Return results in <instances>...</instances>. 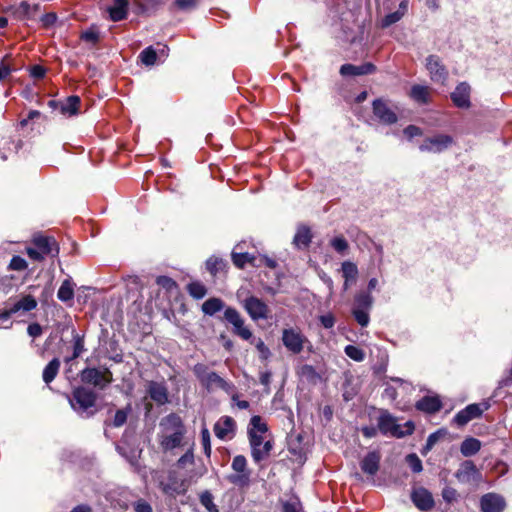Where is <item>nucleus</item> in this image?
Masks as SVG:
<instances>
[{
	"instance_id": "1",
	"label": "nucleus",
	"mask_w": 512,
	"mask_h": 512,
	"mask_svg": "<svg viewBox=\"0 0 512 512\" xmlns=\"http://www.w3.org/2000/svg\"><path fill=\"white\" fill-rule=\"evenodd\" d=\"M158 441L163 451H170L182 446L186 428L181 417L171 413L159 423Z\"/></svg>"
},
{
	"instance_id": "2",
	"label": "nucleus",
	"mask_w": 512,
	"mask_h": 512,
	"mask_svg": "<svg viewBox=\"0 0 512 512\" xmlns=\"http://www.w3.org/2000/svg\"><path fill=\"white\" fill-rule=\"evenodd\" d=\"M379 413L377 425L379 432L383 435L402 438L413 433L415 426L412 421H407L404 425L406 429L402 430L401 426L397 424L396 418L388 410L381 409Z\"/></svg>"
},
{
	"instance_id": "3",
	"label": "nucleus",
	"mask_w": 512,
	"mask_h": 512,
	"mask_svg": "<svg viewBox=\"0 0 512 512\" xmlns=\"http://www.w3.org/2000/svg\"><path fill=\"white\" fill-rule=\"evenodd\" d=\"M97 395L86 387L80 386L73 390L69 402L74 411L82 417H90L94 414L91 409L95 407Z\"/></svg>"
},
{
	"instance_id": "4",
	"label": "nucleus",
	"mask_w": 512,
	"mask_h": 512,
	"mask_svg": "<svg viewBox=\"0 0 512 512\" xmlns=\"http://www.w3.org/2000/svg\"><path fill=\"white\" fill-rule=\"evenodd\" d=\"M193 373L199 380L201 385L208 391L219 388L225 392H229L233 387L232 383L226 381L216 372L209 371L208 367L205 364H195L193 367Z\"/></svg>"
},
{
	"instance_id": "5",
	"label": "nucleus",
	"mask_w": 512,
	"mask_h": 512,
	"mask_svg": "<svg viewBox=\"0 0 512 512\" xmlns=\"http://www.w3.org/2000/svg\"><path fill=\"white\" fill-rule=\"evenodd\" d=\"M234 473L227 476V480L238 487H247L250 484L251 471L247 467V460L243 455H236L231 464Z\"/></svg>"
},
{
	"instance_id": "6",
	"label": "nucleus",
	"mask_w": 512,
	"mask_h": 512,
	"mask_svg": "<svg viewBox=\"0 0 512 512\" xmlns=\"http://www.w3.org/2000/svg\"><path fill=\"white\" fill-rule=\"evenodd\" d=\"M248 438L253 461L258 464L267 459L273 449V443L271 441L263 442L262 435L253 431H248Z\"/></svg>"
},
{
	"instance_id": "7",
	"label": "nucleus",
	"mask_w": 512,
	"mask_h": 512,
	"mask_svg": "<svg viewBox=\"0 0 512 512\" xmlns=\"http://www.w3.org/2000/svg\"><path fill=\"white\" fill-rule=\"evenodd\" d=\"M242 306L253 321L267 320L270 316L268 305L256 296H248L242 301Z\"/></svg>"
},
{
	"instance_id": "8",
	"label": "nucleus",
	"mask_w": 512,
	"mask_h": 512,
	"mask_svg": "<svg viewBox=\"0 0 512 512\" xmlns=\"http://www.w3.org/2000/svg\"><path fill=\"white\" fill-rule=\"evenodd\" d=\"M224 319L232 325V332L242 338L249 340L252 338L251 330L245 326V322L239 311L233 307H227L224 311Z\"/></svg>"
},
{
	"instance_id": "9",
	"label": "nucleus",
	"mask_w": 512,
	"mask_h": 512,
	"mask_svg": "<svg viewBox=\"0 0 512 512\" xmlns=\"http://www.w3.org/2000/svg\"><path fill=\"white\" fill-rule=\"evenodd\" d=\"M489 408L490 403L488 401L469 404L454 416L453 422L458 426H465L471 420L481 417L483 412Z\"/></svg>"
},
{
	"instance_id": "10",
	"label": "nucleus",
	"mask_w": 512,
	"mask_h": 512,
	"mask_svg": "<svg viewBox=\"0 0 512 512\" xmlns=\"http://www.w3.org/2000/svg\"><path fill=\"white\" fill-rule=\"evenodd\" d=\"M80 377L82 382L100 389H104L112 382V373L108 369L102 372L97 368H85L81 371Z\"/></svg>"
},
{
	"instance_id": "11",
	"label": "nucleus",
	"mask_w": 512,
	"mask_h": 512,
	"mask_svg": "<svg viewBox=\"0 0 512 512\" xmlns=\"http://www.w3.org/2000/svg\"><path fill=\"white\" fill-rule=\"evenodd\" d=\"M372 110L377 120L385 125H392L398 121L395 110L389 103L381 98L375 99L372 103Z\"/></svg>"
},
{
	"instance_id": "12",
	"label": "nucleus",
	"mask_w": 512,
	"mask_h": 512,
	"mask_svg": "<svg viewBox=\"0 0 512 512\" xmlns=\"http://www.w3.org/2000/svg\"><path fill=\"white\" fill-rule=\"evenodd\" d=\"M455 477L462 484L477 483L482 479L481 472L471 460H465L460 464Z\"/></svg>"
},
{
	"instance_id": "13",
	"label": "nucleus",
	"mask_w": 512,
	"mask_h": 512,
	"mask_svg": "<svg viewBox=\"0 0 512 512\" xmlns=\"http://www.w3.org/2000/svg\"><path fill=\"white\" fill-rule=\"evenodd\" d=\"M453 143V138L449 135L439 134L424 140L419 146L422 152L440 153L447 149Z\"/></svg>"
},
{
	"instance_id": "14",
	"label": "nucleus",
	"mask_w": 512,
	"mask_h": 512,
	"mask_svg": "<svg viewBox=\"0 0 512 512\" xmlns=\"http://www.w3.org/2000/svg\"><path fill=\"white\" fill-rule=\"evenodd\" d=\"M283 345L292 353L299 354L304 347V335L295 329H284L282 332Z\"/></svg>"
},
{
	"instance_id": "15",
	"label": "nucleus",
	"mask_w": 512,
	"mask_h": 512,
	"mask_svg": "<svg viewBox=\"0 0 512 512\" xmlns=\"http://www.w3.org/2000/svg\"><path fill=\"white\" fill-rule=\"evenodd\" d=\"M426 68L433 82L444 84L447 80L448 71L438 56L429 55L426 58Z\"/></svg>"
},
{
	"instance_id": "16",
	"label": "nucleus",
	"mask_w": 512,
	"mask_h": 512,
	"mask_svg": "<svg viewBox=\"0 0 512 512\" xmlns=\"http://www.w3.org/2000/svg\"><path fill=\"white\" fill-rule=\"evenodd\" d=\"M158 486L168 496L180 495L186 491L184 481L178 479L174 472L168 474L167 480H159Z\"/></svg>"
},
{
	"instance_id": "17",
	"label": "nucleus",
	"mask_w": 512,
	"mask_h": 512,
	"mask_svg": "<svg viewBox=\"0 0 512 512\" xmlns=\"http://www.w3.org/2000/svg\"><path fill=\"white\" fill-rule=\"evenodd\" d=\"M506 507L505 499L496 493H486L480 498L482 512H503Z\"/></svg>"
},
{
	"instance_id": "18",
	"label": "nucleus",
	"mask_w": 512,
	"mask_h": 512,
	"mask_svg": "<svg viewBox=\"0 0 512 512\" xmlns=\"http://www.w3.org/2000/svg\"><path fill=\"white\" fill-rule=\"evenodd\" d=\"M411 500L419 510L425 512L432 510L435 505L431 492L423 487L412 491Z\"/></svg>"
},
{
	"instance_id": "19",
	"label": "nucleus",
	"mask_w": 512,
	"mask_h": 512,
	"mask_svg": "<svg viewBox=\"0 0 512 512\" xmlns=\"http://www.w3.org/2000/svg\"><path fill=\"white\" fill-rule=\"evenodd\" d=\"M471 87L467 82H460L451 93V100L454 105L461 109H468L471 106L470 101Z\"/></svg>"
},
{
	"instance_id": "20",
	"label": "nucleus",
	"mask_w": 512,
	"mask_h": 512,
	"mask_svg": "<svg viewBox=\"0 0 512 512\" xmlns=\"http://www.w3.org/2000/svg\"><path fill=\"white\" fill-rule=\"evenodd\" d=\"M147 392L150 398L157 405H165L168 403V389L163 382L150 381L147 385Z\"/></svg>"
},
{
	"instance_id": "21",
	"label": "nucleus",
	"mask_w": 512,
	"mask_h": 512,
	"mask_svg": "<svg viewBox=\"0 0 512 512\" xmlns=\"http://www.w3.org/2000/svg\"><path fill=\"white\" fill-rule=\"evenodd\" d=\"M33 244L46 256L55 257L59 253V247L53 237L36 236L33 239Z\"/></svg>"
},
{
	"instance_id": "22",
	"label": "nucleus",
	"mask_w": 512,
	"mask_h": 512,
	"mask_svg": "<svg viewBox=\"0 0 512 512\" xmlns=\"http://www.w3.org/2000/svg\"><path fill=\"white\" fill-rule=\"evenodd\" d=\"M375 70L376 67L374 64L366 62L358 66L353 64H343L340 67L339 72L343 77H349L372 74Z\"/></svg>"
},
{
	"instance_id": "23",
	"label": "nucleus",
	"mask_w": 512,
	"mask_h": 512,
	"mask_svg": "<svg viewBox=\"0 0 512 512\" xmlns=\"http://www.w3.org/2000/svg\"><path fill=\"white\" fill-rule=\"evenodd\" d=\"M236 423L230 416L221 417L214 425V433L219 439H226L229 434H234Z\"/></svg>"
},
{
	"instance_id": "24",
	"label": "nucleus",
	"mask_w": 512,
	"mask_h": 512,
	"mask_svg": "<svg viewBox=\"0 0 512 512\" xmlns=\"http://www.w3.org/2000/svg\"><path fill=\"white\" fill-rule=\"evenodd\" d=\"M417 410L433 414L441 410L442 402L437 396H424L416 402Z\"/></svg>"
},
{
	"instance_id": "25",
	"label": "nucleus",
	"mask_w": 512,
	"mask_h": 512,
	"mask_svg": "<svg viewBox=\"0 0 512 512\" xmlns=\"http://www.w3.org/2000/svg\"><path fill=\"white\" fill-rule=\"evenodd\" d=\"M37 304L38 303H37V300L35 299V297L28 294V295L22 296L19 300H17L10 306L12 307V312H14V314L16 315V314H24V313H27V312H30V311L36 309Z\"/></svg>"
},
{
	"instance_id": "26",
	"label": "nucleus",
	"mask_w": 512,
	"mask_h": 512,
	"mask_svg": "<svg viewBox=\"0 0 512 512\" xmlns=\"http://www.w3.org/2000/svg\"><path fill=\"white\" fill-rule=\"evenodd\" d=\"M380 455L376 451L369 452L361 461L360 466L364 473L375 475L379 470Z\"/></svg>"
},
{
	"instance_id": "27",
	"label": "nucleus",
	"mask_w": 512,
	"mask_h": 512,
	"mask_svg": "<svg viewBox=\"0 0 512 512\" xmlns=\"http://www.w3.org/2000/svg\"><path fill=\"white\" fill-rule=\"evenodd\" d=\"M342 276L344 278L343 290L346 291L353 284L358 276L357 265L351 261H344L341 265Z\"/></svg>"
},
{
	"instance_id": "28",
	"label": "nucleus",
	"mask_w": 512,
	"mask_h": 512,
	"mask_svg": "<svg viewBox=\"0 0 512 512\" xmlns=\"http://www.w3.org/2000/svg\"><path fill=\"white\" fill-rule=\"evenodd\" d=\"M128 0H114L111 7L108 8V12L111 20L114 22L121 21L127 16Z\"/></svg>"
},
{
	"instance_id": "29",
	"label": "nucleus",
	"mask_w": 512,
	"mask_h": 512,
	"mask_svg": "<svg viewBox=\"0 0 512 512\" xmlns=\"http://www.w3.org/2000/svg\"><path fill=\"white\" fill-rule=\"evenodd\" d=\"M80 98L76 95L69 96L65 101H59V111L62 115H75L78 112Z\"/></svg>"
},
{
	"instance_id": "30",
	"label": "nucleus",
	"mask_w": 512,
	"mask_h": 512,
	"mask_svg": "<svg viewBox=\"0 0 512 512\" xmlns=\"http://www.w3.org/2000/svg\"><path fill=\"white\" fill-rule=\"evenodd\" d=\"M311 239L312 234L310 229L306 226H302L298 228L294 236L293 243L298 249H302L309 246Z\"/></svg>"
},
{
	"instance_id": "31",
	"label": "nucleus",
	"mask_w": 512,
	"mask_h": 512,
	"mask_svg": "<svg viewBox=\"0 0 512 512\" xmlns=\"http://www.w3.org/2000/svg\"><path fill=\"white\" fill-rule=\"evenodd\" d=\"M481 449V442L476 438H466L460 446L461 454L465 457L475 455Z\"/></svg>"
},
{
	"instance_id": "32",
	"label": "nucleus",
	"mask_w": 512,
	"mask_h": 512,
	"mask_svg": "<svg viewBox=\"0 0 512 512\" xmlns=\"http://www.w3.org/2000/svg\"><path fill=\"white\" fill-rule=\"evenodd\" d=\"M57 298L64 302H70L74 298V287L70 279H65L57 292Z\"/></svg>"
},
{
	"instance_id": "33",
	"label": "nucleus",
	"mask_w": 512,
	"mask_h": 512,
	"mask_svg": "<svg viewBox=\"0 0 512 512\" xmlns=\"http://www.w3.org/2000/svg\"><path fill=\"white\" fill-rule=\"evenodd\" d=\"M373 304V297L369 292H360L354 297L353 309L370 311Z\"/></svg>"
},
{
	"instance_id": "34",
	"label": "nucleus",
	"mask_w": 512,
	"mask_h": 512,
	"mask_svg": "<svg viewBox=\"0 0 512 512\" xmlns=\"http://www.w3.org/2000/svg\"><path fill=\"white\" fill-rule=\"evenodd\" d=\"M72 337H73V353H72V356L67 357L65 359V362H67V363L80 357L81 354L85 351L84 336L77 334L75 332V329H72Z\"/></svg>"
},
{
	"instance_id": "35",
	"label": "nucleus",
	"mask_w": 512,
	"mask_h": 512,
	"mask_svg": "<svg viewBox=\"0 0 512 512\" xmlns=\"http://www.w3.org/2000/svg\"><path fill=\"white\" fill-rule=\"evenodd\" d=\"M60 368V360L58 358H53L44 368L43 370V381L46 384L51 383L58 374Z\"/></svg>"
},
{
	"instance_id": "36",
	"label": "nucleus",
	"mask_w": 512,
	"mask_h": 512,
	"mask_svg": "<svg viewBox=\"0 0 512 512\" xmlns=\"http://www.w3.org/2000/svg\"><path fill=\"white\" fill-rule=\"evenodd\" d=\"M224 308V302L220 298L212 297L202 304V311L205 315L213 316Z\"/></svg>"
},
{
	"instance_id": "37",
	"label": "nucleus",
	"mask_w": 512,
	"mask_h": 512,
	"mask_svg": "<svg viewBox=\"0 0 512 512\" xmlns=\"http://www.w3.org/2000/svg\"><path fill=\"white\" fill-rule=\"evenodd\" d=\"M238 248V245L235 247V249L231 253V258L233 264L237 268H244L247 263L253 264L255 257L250 255L247 252H236V249Z\"/></svg>"
},
{
	"instance_id": "38",
	"label": "nucleus",
	"mask_w": 512,
	"mask_h": 512,
	"mask_svg": "<svg viewBox=\"0 0 512 512\" xmlns=\"http://www.w3.org/2000/svg\"><path fill=\"white\" fill-rule=\"evenodd\" d=\"M227 266V262L217 256H211L206 261V269L212 276H216L219 272L223 271Z\"/></svg>"
},
{
	"instance_id": "39",
	"label": "nucleus",
	"mask_w": 512,
	"mask_h": 512,
	"mask_svg": "<svg viewBox=\"0 0 512 512\" xmlns=\"http://www.w3.org/2000/svg\"><path fill=\"white\" fill-rule=\"evenodd\" d=\"M187 291L194 299H202L207 294L206 287L198 281L191 282L187 285Z\"/></svg>"
},
{
	"instance_id": "40",
	"label": "nucleus",
	"mask_w": 512,
	"mask_h": 512,
	"mask_svg": "<svg viewBox=\"0 0 512 512\" xmlns=\"http://www.w3.org/2000/svg\"><path fill=\"white\" fill-rule=\"evenodd\" d=\"M200 503L208 512H218V508L214 503V497L210 491L206 490L201 493Z\"/></svg>"
},
{
	"instance_id": "41",
	"label": "nucleus",
	"mask_w": 512,
	"mask_h": 512,
	"mask_svg": "<svg viewBox=\"0 0 512 512\" xmlns=\"http://www.w3.org/2000/svg\"><path fill=\"white\" fill-rule=\"evenodd\" d=\"M411 97L420 103H426L428 99V89L422 85H414L411 88Z\"/></svg>"
},
{
	"instance_id": "42",
	"label": "nucleus",
	"mask_w": 512,
	"mask_h": 512,
	"mask_svg": "<svg viewBox=\"0 0 512 512\" xmlns=\"http://www.w3.org/2000/svg\"><path fill=\"white\" fill-rule=\"evenodd\" d=\"M248 431L256 432L257 434H263L267 432V424L262 421V418L258 415L252 416L249 423Z\"/></svg>"
},
{
	"instance_id": "43",
	"label": "nucleus",
	"mask_w": 512,
	"mask_h": 512,
	"mask_svg": "<svg viewBox=\"0 0 512 512\" xmlns=\"http://www.w3.org/2000/svg\"><path fill=\"white\" fill-rule=\"evenodd\" d=\"M143 64L147 66L154 65L157 59L155 50L150 46L145 48L139 55Z\"/></svg>"
},
{
	"instance_id": "44",
	"label": "nucleus",
	"mask_w": 512,
	"mask_h": 512,
	"mask_svg": "<svg viewBox=\"0 0 512 512\" xmlns=\"http://www.w3.org/2000/svg\"><path fill=\"white\" fill-rule=\"evenodd\" d=\"M345 354L354 361L361 362L365 358V353L362 349L354 345H347L344 349Z\"/></svg>"
},
{
	"instance_id": "45",
	"label": "nucleus",
	"mask_w": 512,
	"mask_h": 512,
	"mask_svg": "<svg viewBox=\"0 0 512 512\" xmlns=\"http://www.w3.org/2000/svg\"><path fill=\"white\" fill-rule=\"evenodd\" d=\"M406 462L414 473H420L423 470L422 461L415 453L408 454Z\"/></svg>"
},
{
	"instance_id": "46",
	"label": "nucleus",
	"mask_w": 512,
	"mask_h": 512,
	"mask_svg": "<svg viewBox=\"0 0 512 512\" xmlns=\"http://www.w3.org/2000/svg\"><path fill=\"white\" fill-rule=\"evenodd\" d=\"M161 3V0H136L138 13H148Z\"/></svg>"
},
{
	"instance_id": "47",
	"label": "nucleus",
	"mask_w": 512,
	"mask_h": 512,
	"mask_svg": "<svg viewBox=\"0 0 512 512\" xmlns=\"http://www.w3.org/2000/svg\"><path fill=\"white\" fill-rule=\"evenodd\" d=\"M402 17H403V12H400V11H395V12L389 13L381 20V27L388 28L389 26L400 21Z\"/></svg>"
},
{
	"instance_id": "48",
	"label": "nucleus",
	"mask_w": 512,
	"mask_h": 512,
	"mask_svg": "<svg viewBox=\"0 0 512 512\" xmlns=\"http://www.w3.org/2000/svg\"><path fill=\"white\" fill-rule=\"evenodd\" d=\"M130 406H127L125 409H119L116 411L113 419L114 427H121L127 421L128 413L130 412Z\"/></svg>"
},
{
	"instance_id": "49",
	"label": "nucleus",
	"mask_w": 512,
	"mask_h": 512,
	"mask_svg": "<svg viewBox=\"0 0 512 512\" xmlns=\"http://www.w3.org/2000/svg\"><path fill=\"white\" fill-rule=\"evenodd\" d=\"M352 314L360 326L366 327L369 324V321H370L369 311L360 310V309H352Z\"/></svg>"
},
{
	"instance_id": "50",
	"label": "nucleus",
	"mask_w": 512,
	"mask_h": 512,
	"mask_svg": "<svg viewBox=\"0 0 512 512\" xmlns=\"http://www.w3.org/2000/svg\"><path fill=\"white\" fill-rule=\"evenodd\" d=\"M80 38H81V40H83L87 43L95 45L99 41V32L97 30H95L94 28H90V29L82 32Z\"/></svg>"
},
{
	"instance_id": "51",
	"label": "nucleus",
	"mask_w": 512,
	"mask_h": 512,
	"mask_svg": "<svg viewBox=\"0 0 512 512\" xmlns=\"http://www.w3.org/2000/svg\"><path fill=\"white\" fill-rule=\"evenodd\" d=\"M442 435H443L442 430H438V431L430 434L427 438L425 446L423 447L422 454H426L428 451H430Z\"/></svg>"
},
{
	"instance_id": "52",
	"label": "nucleus",
	"mask_w": 512,
	"mask_h": 512,
	"mask_svg": "<svg viewBox=\"0 0 512 512\" xmlns=\"http://www.w3.org/2000/svg\"><path fill=\"white\" fill-rule=\"evenodd\" d=\"M283 512H303L301 502L295 498L283 503Z\"/></svg>"
},
{
	"instance_id": "53",
	"label": "nucleus",
	"mask_w": 512,
	"mask_h": 512,
	"mask_svg": "<svg viewBox=\"0 0 512 512\" xmlns=\"http://www.w3.org/2000/svg\"><path fill=\"white\" fill-rule=\"evenodd\" d=\"M201 443L203 446L204 454L207 457L211 455V442H210V433L207 428H203L201 430Z\"/></svg>"
},
{
	"instance_id": "54",
	"label": "nucleus",
	"mask_w": 512,
	"mask_h": 512,
	"mask_svg": "<svg viewBox=\"0 0 512 512\" xmlns=\"http://www.w3.org/2000/svg\"><path fill=\"white\" fill-rule=\"evenodd\" d=\"M27 268V262L21 256H13L10 263L9 269L14 271H22Z\"/></svg>"
},
{
	"instance_id": "55",
	"label": "nucleus",
	"mask_w": 512,
	"mask_h": 512,
	"mask_svg": "<svg viewBox=\"0 0 512 512\" xmlns=\"http://www.w3.org/2000/svg\"><path fill=\"white\" fill-rule=\"evenodd\" d=\"M330 244L339 253H344L348 249V242L342 236L333 238Z\"/></svg>"
},
{
	"instance_id": "56",
	"label": "nucleus",
	"mask_w": 512,
	"mask_h": 512,
	"mask_svg": "<svg viewBox=\"0 0 512 512\" xmlns=\"http://www.w3.org/2000/svg\"><path fill=\"white\" fill-rule=\"evenodd\" d=\"M156 283L168 291H171L177 286L176 282L168 276H158L156 279Z\"/></svg>"
},
{
	"instance_id": "57",
	"label": "nucleus",
	"mask_w": 512,
	"mask_h": 512,
	"mask_svg": "<svg viewBox=\"0 0 512 512\" xmlns=\"http://www.w3.org/2000/svg\"><path fill=\"white\" fill-rule=\"evenodd\" d=\"M442 497L445 502L452 503L457 500L458 493H457L456 489L446 486L442 490Z\"/></svg>"
},
{
	"instance_id": "58",
	"label": "nucleus",
	"mask_w": 512,
	"mask_h": 512,
	"mask_svg": "<svg viewBox=\"0 0 512 512\" xmlns=\"http://www.w3.org/2000/svg\"><path fill=\"white\" fill-rule=\"evenodd\" d=\"M135 512H153L152 506L144 499H138L133 503Z\"/></svg>"
},
{
	"instance_id": "59",
	"label": "nucleus",
	"mask_w": 512,
	"mask_h": 512,
	"mask_svg": "<svg viewBox=\"0 0 512 512\" xmlns=\"http://www.w3.org/2000/svg\"><path fill=\"white\" fill-rule=\"evenodd\" d=\"M194 462V454L193 450L189 449L185 454H183L177 461V465L179 467H185L186 464H192Z\"/></svg>"
},
{
	"instance_id": "60",
	"label": "nucleus",
	"mask_w": 512,
	"mask_h": 512,
	"mask_svg": "<svg viewBox=\"0 0 512 512\" xmlns=\"http://www.w3.org/2000/svg\"><path fill=\"white\" fill-rule=\"evenodd\" d=\"M175 5L178 9L187 11L196 7L197 0H175Z\"/></svg>"
},
{
	"instance_id": "61",
	"label": "nucleus",
	"mask_w": 512,
	"mask_h": 512,
	"mask_svg": "<svg viewBox=\"0 0 512 512\" xmlns=\"http://www.w3.org/2000/svg\"><path fill=\"white\" fill-rule=\"evenodd\" d=\"M42 332H43V329L39 323H36V322L31 323L27 327V333L32 338H37V337L41 336Z\"/></svg>"
},
{
	"instance_id": "62",
	"label": "nucleus",
	"mask_w": 512,
	"mask_h": 512,
	"mask_svg": "<svg viewBox=\"0 0 512 512\" xmlns=\"http://www.w3.org/2000/svg\"><path fill=\"white\" fill-rule=\"evenodd\" d=\"M403 132L409 139L420 136L422 134V130L415 125L407 126Z\"/></svg>"
},
{
	"instance_id": "63",
	"label": "nucleus",
	"mask_w": 512,
	"mask_h": 512,
	"mask_svg": "<svg viewBox=\"0 0 512 512\" xmlns=\"http://www.w3.org/2000/svg\"><path fill=\"white\" fill-rule=\"evenodd\" d=\"M320 322L324 328L330 329L335 324V318L332 314L322 315L320 316Z\"/></svg>"
},
{
	"instance_id": "64",
	"label": "nucleus",
	"mask_w": 512,
	"mask_h": 512,
	"mask_svg": "<svg viewBox=\"0 0 512 512\" xmlns=\"http://www.w3.org/2000/svg\"><path fill=\"white\" fill-rule=\"evenodd\" d=\"M378 426H364L361 428V432L366 438H373L378 434Z\"/></svg>"
}]
</instances>
